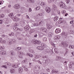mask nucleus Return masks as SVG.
I'll list each match as a JSON object with an SVG mask.
<instances>
[{"label": "nucleus", "mask_w": 74, "mask_h": 74, "mask_svg": "<svg viewBox=\"0 0 74 74\" xmlns=\"http://www.w3.org/2000/svg\"><path fill=\"white\" fill-rule=\"evenodd\" d=\"M43 23V21L40 20H38V22H37V21H33L32 23V25L34 26H37V25H38V24L41 25H42Z\"/></svg>", "instance_id": "nucleus-1"}, {"label": "nucleus", "mask_w": 74, "mask_h": 74, "mask_svg": "<svg viewBox=\"0 0 74 74\" xmlns=\"http://www.w3.org/2000/svg\"><path fill=\"white\" fill-rule=\"evenodd\" d=\"M32 42L35 44H39L41 43V41L37 40H32Z\"/></svg>", "instance_id": "nucleus-2"}, {"label": "nucleus", "mask_w": 74, "mask_h": 74, "mask_svg": "<svg viewBox=\"0 0 74 74\" xmlns=\"http://www.w3.org/2000/svg\"><path fill=\"white\" fill-rule=\"evenodd\" d=\"M68 44L64 42H62L61 44V46L63 47H66L68 46Z\"/></svg>", "instance_id": "nucleus-3"}, {"label": "nucleus", "mask_w": 74, "mask_h": 74, "mask_svg": "<svg viewBox=\"0 0 74 74\" xmlns=\"http://www.w3.org/2000/svg\"><path fill=\"white\" fill-rule=\"evenodd\" d=\"M23 54V53L21 51H18V57L19 58L21 59L22 58V55Z\"/></svg>", "instance_id": "nucleus-4"}, {"label": "nucleus", "mask_w": 74, "mask_h": 74, "mask_svg": "<svg viewBox=\"0 0 74 74\" xmlns=\"http://www.w3.org/2000/svg\"><path fill=\"white\" fill-rule=\"evenodd\" d=\"M20 7H21L20 5L19 4H17L15 5H14L13 7L15 8V9H16V10H17L18 9V8H20Z\"/></svg>", "instance_id": "nucleus-5"}, {"label": "nucleus", "mask_w": 74, "mask_h": 74, "mask_svg": "<svg viewBox=\"0 0 74 74\" xmlns=\"http://www.w3.org/2000/svg\"><path fill=\"white\" fill-rule=\"evenodd\" d=\"M60 7L61 8H64L66 7V5L62 2H61L60 3Z\"/></svg>", "instance_id": "nucleus-6"}, {"label": "nucleus", "mask_w": 74, "mask_h": 74, "mask_svg": "<svg viewBox=\"0 0 74 74\" xmlns=\"http://www.w3.org/2000/svg\"><path fill=\"white\" fill-rule=\"evenodd\" d=\"M20 64L19 63L18 64L17 63H15L14 65H12V67L14 68H16L18 67V66L20 65Z\"/></svg>", "instance_id": "nucleus-7"}, {"label": "nucleus", "mask_w": 74, "mask_h": 74, "mask_svg": "<svg viewBox=\"0 0 74 74\" xmlns=\"http://www.w3.org/2000/svg\"><path fill=\"white\" fill-rule=\"evenodd\" d=\"M40 69V66H35L34 70L35 71H38Z\"/></svg>", "instance_id": "nucleus-8"}, {"label": "nucleus", "mask_w": 74, "mask_h": 74, "mask_svg": "<svg viewBox=\"0 0 74 74\" xmlns=\"http://www.w3.org/2000/svg\"><path fill=\"white\" fill-rule=\"evenodd\" d=\"M45 11H46V12H47V13H49V12H51V9L48 7H47L45 8Z\"/></svg>", "instance_id": "nucleus-9"}, {"label": "nucleus", "mask_w": 74, "mask_h": 74, "mask_svg": "<svg viewBox=\"0 0 74 74\" xmlns=\"http://www.w3.org/2000/svg\"><path fill=\"white\" fill-rule=\"evenodd\" d=\"M50 49H47L45 51V53H49L50 52Z\"/></svg>", "instance_id": "nucleus-10"}, {"label": "nucleus", "mask_w": 74, "mask_h": 74, "mask_svg": "<svg viewBox=\"0 0 74 74\" xmlns=\"http://www.w3.org/2000/svg\"><path fill=\"white\" fill-rule=\"evenodd\" d=\"M41 30L43 32H45L47 33V29L45 28H41Z\"/></svg>", "instance_id": "nucleus-11"}, {"label": "nucleus", "mask_w": 74, "mask_h": 74, "mask_svg": "<svg viewBox=\"0 0 74 74\" xmlns=\"http://www.w3.org/2000/svg\"><path fill=\"white\" fill-rule=\"evenodd\" d=\"M37 49H39V50H40V51H42L44 50V48L42 47L38 46L36 48Z\"/></svg>", "instance_id": "nucleus-12"}, {"label": "nucleus", "mask_w": 74, "mask_h": 74, "mask_svg": "<svg viewBox=\"0 0 74 74\" xmlns=\"http://www.w3.org/2000/svg\"><path fill=\"white\" fill-rule=\"evenodd\" d=\"M7 53L6 51H1L0 52L1 55H5Z\"/></svg>", "instance_id": "nucleus-13"}, {"label": "nucleus", "mask_w": 74, "mask_h": 74, "mask_svg": "<svg viewBox=\"0 0 74 74\" xmlns=\"http://www.w3.org/2000/svg\"><path fill=\"white\" fill-rule=\"evenodd\" d=\"M9 16L11 18H12V19H13L14 18V14H13V13H10L9 14Z\"/></svg>", "instance_id": "nucleus-14"}, {"label": "nucleus", "mask_w": 74, "mask_h": 74, "mask_svg": "<svg viewBox=\"0 0 74 74\" xmlns=\"http://www.w3.org/2000/svg\"><path fill=\"white\" fill-rule=\"evenodd\" d=\"M18 72L21 74L23 72V68H20L18 69Z\"/></svg>", "instance_id": "nucleus-15"}, {"label": "nucleus", "mask_w": 74, "mask_h": 74, "mask_svg": "<svg viewBox=\"0 0 74 74\" xmlns=\"http://www.w3.org/2000/svg\"><path fill=\"white\" fill-rule=\"evenodd\" d=\"M6 42V41L4 40H2V39L0 38V42L2 44H5Z\"/></svg>", "instance_id": "nucleus-16"}, {"label": "nucleus", "mask_w": 74, "mask_h": 74, "mask_svg": "<svg viewBox=\"0 0 74 74\" xmlns=\"http://www.w3.org/2000/svg\"><path fill=\"white\" fill-rule=\"evenodd\" d=\"M13 19L14 21H19V20H20V19L18 18H17L15 16L14 17Z\"/></svg>", "instance_id": "nucleus-17"}, {"label": "nucleus", "mask_w": 74, "mask_h": 74, "mask_svg": "<svg viewBox=\"0 0 74 74\" xmlns=\"http://www.w3.org/2000/svg\"><path fill=\"white\" fill-rule=\"evenodd\" d=\"M47 27L48 29H51V28H52V26L48 24H47Z\"/></svg>", "instance_id": "nucleus-18"}, {"label": "nucleus", "mask_w": 74, "mask_h": 74, "mask_svg": "<svg viewBox=\"0 0 74 74\" xmlns=\"http://www.w3.org/2000/svg\"><path fill=\"white\" fill-rule=\"evenodd\" d=\"M60 32H61V30L59 28H57L55 31V32L56 33H60Z\"/></svg>", "instance_id": "nucleus-19"}, {"label": "nucleus", "mask_w": 74, "mask_h": 74, "mask_svg": "<svg viewBox=\"0 0 74 74\" xmlns=\"http://www.w3.org/2000/svg\"><path fill=\"white\" fill-rule=\"evenodd\" d=\"M58 72V71H55L54 70H53L52 71V73L51 74H55L56 73H57Z\"/></svg>", "instance_id": "nucleus-20"}, {"label": "nucleus", "mask_w": 74, "mask_h": 74, "mask_svg": "<svg viewBox=\"0 0 74 74\" xmlns=\"http://www.w3.org/2000/svg\"><path fill=\"white\" fill-rule=\"evenodd\" d=\"M42 56L41 55V54H36L35 56V59H37V58H41V57Z\"/></svg>", "instance_id": "nucleus-21"}, {"label": "nucleus", "mask_w": 74, "mask_h": 74, "mask_svg": "<svg viewBox=\"0 0 74 74\" xmlns=\"http://www.w3.org/2000/svg\"><path fill=\"white\" fill-rule=\"evenodd\" d=\"M60 37V36H56L54 38V39L55 40H56L57 39L59 40Z\"/></svg>", "instance_id": "nucleus-22"}, {"label": "nucleus", "mask_w": 74, "mask_h": 74, "mask_svg": "<svg viewBox=\"0 0 74 74\" xmlns=\"http://www.w3.org/2000/svg\"><path fill=\"white\" fill-rule=\"evenodd\" d=\"M41 46L42 47H44V48H46L47 47V45L45 44L44 43H42L41 44Z\"/></svg>", "instance_id": "nucleus-23"}, {"label": "nucleus", "mask_w": 74, "mask_h": 74, "mask_svg": "<svg viewBox=\"0 0 74 74\" xmlns=\"http://www.w3.org/2000/svg\"><path fill=\"white\" fill-rule=\"evenodd\" d=\"M27 56H29L30 57V58H32V57H33V55L29 53H27Z\"/></svg>", "instance_id": "nucleus-24"}, {"label": "nucleus", "mask_w": 74, "mask_h": 74, "mask_svg": "<svg viewBox=\"0 0 74 74\" xmlns=\"http://www.w3.org/2000/svg\"><path fill=\"white\" fill-rule=\"evenodd\" d=\"M27 1L30 3H34L35 2L34 0H27Z\"/></svg>", "instance_id": "nucleus-25"}, {"label": "nucleus", "mask_w": 74, "mask_h": 74, "mask_svg": "<svg viewBox=\"0 0 74 74\" xmlns=\"http://www.w3.org/2000/svg\"><path fill=\"white\" fill-rule=\"evenodd\" d=\"M61 35L62 36H67V33L66 32L64 33V32H62L61 34Z\"/></svg>", "instance_id": "nucleus-26"}, {"label": "nucleus", "mask_w": 74, "mask_h": 74, "mask_svg": "<svg viewBox=\"0 0 74 74\" xmlns=\"http://www.w3.org/2000/svg\"><path fill=\"white\" fill-rule=\"evenodd\" d=\"M29 29H30V27L28 26H27L24 27V29L26 30H28Z\"/></svg>", "instance_id": "nucleus-27"}, {"label": "nucleus", "mask_w": 74, "mask_h": 74, "mask_svg": "<svg viewBox=\"0 0 74 74\" xmlns=\"http://www.w3.org/2000/svg\"><path fill=\"white\" fill-rule=\"evenodd\" d=\"M10 72L11 73H14L15 72V70L14 69H11L10 70Z\"/></svg>", "instance_id": "nucleus-28"}, {"label": "nucleus", "mask_w": 74, "mask_h": 74, "mask_svg": "<svg viewBox=\"0 0 74 74\" xmlns=\"http://www.w3.org/2000/svg\"><path fill=\"white\" fill-rule=\"evenodd\" d=\"M52 32H49L48 34V36L49 37H52Z\"/></svg>", "instance_id": "nucleus-29"}, {"label": "nucleus", "mask_w": 74, "mask_h": 74, "mask_svg": "<svg viewBox=\"0 0 74 74\" xmlns=\"http://www.w3.org/2000/svg\"><path fill=\"white\" fill-rule=\"evenodd\" d=\"M58 19V16H55L54 17V21L55 22L57 21V20Z\"/></svg>", "instance_id": "nucleus-30"}, {"label": "nucleus", "mask_w": 74, "mask_h": 74, "mask_svg": "<svg viewBox=\"0 0 74 74\" xmlns=\"http://www.w3.org/2000/svg\"><path fill=\"white\" fill-rule=\"evenodd\" d=\"M53 7L54 10H56V8H57V7L55 5V4H53Z\"/></svg>", "instance_id": "nucleus-31"}, {"label": "nucleus", "mask_w": 74, "mask_h": 74, "mask_svg": "<svg viewBox=\"0 0 74 74\" xmlns=\"http://www.w3.org/2000/svg\"><path fill=\"white\" fill-rule=\"evenodd\" d=\"M38 16H39L38 15V14H37V15H36V16H34V18L35 19H38Z\"/></svg>", "instance_id": "nucleus-32"}, {"label": "nucleus", "mask_w": 74, "mask_h": 74, "mask_svg": "<svg viewBox=\"0 0 74 74\" xmlns=\"http://www.w3.org/2000/svg\"><path fill=\"white\" fill-rule=\"evenodd\" d=\"M5 65L7 66H11V64L9 62H6L5 63Z\"/></svg>", "instance_id": "nucleus-33"}, {"label": "nucleus", "mask_w": 74, "mask_h": 74, "mask_svg": "<svg viewBox=\"0 0 74 74\" xmlns=\"http://www.w3.org/2000/svg\"><path fill=\"white\" fill-rule=\"evenodd\" d=\"M9 36H14V33L13 32H12L9 34Z\"/></svg>", "instance_id": "nucleus-34"}, {"label": "nucleus", "mask_w": 74, "mask_h": 74, "mask_svg": "<svg viewBox=\"0 0 74 74\" xmlns=\"http://www.w3.org/2000/svg\"><path fill=\"white\" fill-rule=\"evenodd\" d=\"M18 29V27H14L13 28V29L14 30H18V29Z\"/></svg>", "instance_id": "nucleus-35"}, {"label": "nucleus", "mask_w": 74, "mask_h": 74, "mask_svg": "<svg viewBox=\"0 0 74 74\" xmlns=\"http://www.w3.org/2000/svg\"><path fill=\"white\" fill-rule=\"evenodd\" d=\"M10 53H11V55H14V51H11L10 52Z\"/></svg>", "instance_id": "nucleus-36"}, {"label": "nucleus", "mask_w": 74, "mask_h": 74, "mask_svg": "<svg viewBox=\"0 0 74 74\" xmlns=\"http://www.w3.org/2000/svg\"><path fill=\"white\" fill-rule=\"evenodd\" d=\"M43 41L44 42H45L46 41H47V39L46 37H44L43 39Z\"/></svg>", "instance_id": "nucleus-37"}, {"label": "nucleus", "mask_w": 74, "mask_h": 74, "mask_svg": "<svg viewBox=\"0 0 74 74\" xmlns=\"http://www.w3.org/2000/svg\"><path fill=\"white\" fill-rule=\"evenodd\" d=\"M69 48H72V49H74V46L72 45H70L69 46Z\"/></svg>", "instance_id": "nucleus-38"}, {"label": "nucleus", "mask_w": 74, "mask_h": 74, "mask_svg": "<svg viewBox=\"0 0 74 74\" xmlns=\"http://www.w3.org/2000/svg\"><path fill=\"white\" fill-rule=\"evenodd\" d=\"M29 51L30 52H31V53H35L33 50L31 49L30 50V49H29Z\"/></svg>", "instance_id": "nucleus-39"}, {"label": "nucleus", "mask_w": 74, "mask_h": 74, "mask_svg": "<svg viewBox=\"0 0 74 74\" xmlns=\"http://www.w3.org/2000/svg\"><path fill=\"white\" fill-rule=\"evenodd\" d=\"M40 5L42 6H44L45 5H46L45 4V3L43 2H41L40 3Z\"/></svg>", "instance_id": "nucleus-40"}, {"label": "nucleus", "mask_w": 74, "mask_h": 74, "mask_svg": "<svg viewBox=\"0 0 74 74\" xmlns=\"http://www.w3.org/2000/svg\"><path fill=\"white\" fill-rule=\"evenodd\" d=\"M64 21V20H60L58 22V23H59V24H60V23H63V22Z\"/></svg>", "instance_id": "nucleus-41"}, {"label": "nucleus", "mask_w": 74, "mask_h": 74, "mask_svg": "<svg viewBox=\"0 0 74 74\" xmlns=\"http://www.w3.org/2000/svg\"><path fill=\"white\" fill-rule=\"evenodd\" d=\"M49 3H51L52 1H55L54 0H48Z\"/></svg>", "instance_id": "nucleus-42"}, {"label": "nucleus", "mask_w": 74, "mask_h": 74, "mask_svg": "<svg viewBox=\"0 0 74 74\" xmlns=\"http://www.w3.org/2000/svg\"><path fill=\"white\" fill-rule=\"evenodd\" d=\"M61 13L63 15V14H66V11H65V10L62 11L61 12Z\"/></svg>", "instance_id": "nucleus-43"}, {"label": "nucleus", "mask_w": 74, "mask_h": 74, "mask_svg": "<svg viewBox=\"0 0 74 74\" xmlns=\"http://www.w3.org/2000/svg\"><path fill=\"white\" fill-rule=\"evenodd\" d=\"M71 66L70 67L71 68L72 67V65H74V62H70Z\"/></svg>", "instance_id": "nucleus-44"}, {"label": "nucleus", "mask_w": 74, "mask_h": 74, "mask_svg": "<svg viewBox=\"0 0 74 74\" xmlns=\"http://www.w3.org/2000/svg\"><path fill=\"white\" fill-rule=\"evenodd\" d=\"M39 16H43V14L42 13H40L38 14Z\"/></svg>", "instance_id": "nucleus-45"}, {"label": "nucleus", "mask_w": 74, "mask_h": 74, "mask_svg": "<svg viewBox=\"0 0 74 74\" xmlns=\"http://www.w3.org/2000/svg\"><path fill=\"white\" fill-rule=\"evenodd\" d=\"M21 47H17L16 48V49L17 50V51H19V50H21Z\"/></svg>", "instance_id": "nucleus-46"}, {"label": "nucleus", "mask_w": 74, "mask_h": 74, "mask_svg": "<svg viewBox=\"0 0 74 74\" xmlns=\"http://www.w3.org/2000/svg\"><path fill=\"white\" fill-rule=\"evenodd\" d=\"M1 67H2L3 68L4 67L5 69H7V66H6V65H3L1 66Z\"/></svg>", "instance_id": "nucleus-47"}, {"label": "nucleus", "mask_w": 74, "mask_h": 74, "mask_svg": "<svg viewBox=\"0 0 74 74\" xmlns=\"http://www.w3.org/2000/svg\"><path fill=\"white\" fill-rule=\"evenodd\" d=\"M43 36V34H39V37H42Z\"/></svg>", "instance_id": "nucleus-48"}, {"label": "nucleus", "mask_w": 74, "mask_h": 74, "mask_svg": "<svg viewBox=\"0 0 74 74\" xmlns=\"http://www.w3.org/2000/svg\"><path fill=\"white\" fill-rule=\"evenodd\" d=\"M24 10V8L23 7H21V12L23 11V10Z\"/></svg>", "instance_id": "nucleus-49"}, {"label": "nucleus", "mask_w": 74, "mask_h": 74, "mask_svg": "<svg viewBox=\"0 0 74 74\" xmlns=\"http://www.w3.org/2000/svg\"><path fill=\"white\" fill-rule=\"evenodd\" d=\"M36 10H39L40 9V7L39 6H37V7H36Z\"/></svg>", "instance_id": "nucleus-50"}, {"label": "nucleus", "mask_w": 74, "mask_h": 74, "mask_svg": "<svg viewBox=\"0 0 74 74\" xmlns=\"http://www.w3.org/2000/svg\"><path fill=\"white\" fill-rule=\"evenodd\" d=\"M8 43L9 45H11L12 44V42L11 41H8Z\"/></svg>", "instance_id": "nucleus-51"}, {"label": "nucleus", "mask_w": 74, "mask_h": 74, "mask_svg": "<svg viewBox=\"0 0 74 74\" xmlns=\"http://www.w3.org/2000/svg\"><path fill=\"white\" fill-rule=\"evenodd\" d=\"M54 51L56 53H57V51L58 50V49H57V48H54Z\"/></svg>", "instance_id": "nucleus-52"}, {"label": "nucleus", "mask_w": 74, "mask_h": 74, "mask_svg": "<svg viewBox=\"0 0 74 74\" xmlns=\"http://www.w3.org/2000/svg\"><path fill=\"white\" fill-rule=\"evenodd\" d=\"M1 18H4V14H1Z\"/></svg>", "instance_id": "nucleus-53"}, {"label": "nucleus", "mask_w": 74, "mask_h": 74, "mask_svg": "<svg viewBox=\"0 0 74 74\" xmlns=\"http://www.w3.org/2000/svg\"><path fill=\"white\" fill-rule=\"evenodd\" d=\"M1 36L2 37H3V38H5L7 37V36L4 35H2Z\"/></svg>", "instance_id": "nucleus-54"}, {"label": "nucleus", "mask_w": 74, "mask_h": 74, "mask_svg": "<svg viewBox=\"0 0 74 74\" xmlns=\"http://www.w3.org/2000/svg\"><path fill=\"white\" fill-rule=\"evenodd\" d=\"M56 58H57V60H59V59H60V57L59 56H57Z\"/></svg>", "instance_id": "nucleus-55"}, {"label": "nucleus", "mask_w": 74, "mask_h": 74, "mask_svg": "<svg viewBox=\"0 0 74 74\" xmlns=\"http://www.w3.org/2000/svg\"><path fill=\"white\" fill-rule=\"evenodd\" d=\"M32 9H31V8H29L28 12H32Z\"/></svg>", "instance_id": "nucleus-56"}, {"label": "nucleus", "mask_w": 74, "mask_h": 74, "mask_svg": "<svg viewBox=\"0 0 74 74\" xmlns=\"http://www.w3.org/2000/svg\"><path fill=\"white\" fill-rule=\"evenodd\" d=\"M24 70L25 71H29V69H27V67H26V68L24 69Z\"/></svg>", "instance_id": "nucleus-57"}, {"label": "nucleus", "mask_w": 74, "mask_h": 74, "mask_svg": "<svg viewBox=\"0 0 74 74\" xmlns=\"http://www.w3.org/2000/svg\"><path fill=\"white\" fill-rule=\"evenodd\" d=\"M12 42H13V43H15V42H16V40H15L14 39H13L12 40Z\"/></svg>", "instance_id": "nucleus-58"}, {"label": "nucleus", "mask_w": 74, "mask_h": 74, "mask_svg": "<svg viewBox=\"0 0 74 74\" xmlns=\"http://www.w3.org/2000/svg\"><path fill=\"white\" fill-rule=\"evenodd\" d=\"M69 2H70L69 0H66V4H69Z\"/></svg>", "instance_id": "nucleus-59"}, {"label": "nucleus", "mask_w": 74, "mask_h": 74, "mask_svg": "<svg viewBox=\"0 0 74 74\" xmlns=\"http://www.w3.org/2000/svg\"><path fill=\"white\" fill-rule=\"evenodd\" d=\"M26 18L28 19H30V18L29 17V16H28V15H27L26 16Z\"/></svg>", "instance_id": "nucleus-60"}, {"label": "nucleus", "mask_w": 74, "mask_h": 74, "mask_svg": "<svg viewBox=\"0 0 74 74\" xmlns=\"http://www.w3.org/2000/svg\"><path fill=\"white\" fill-rule=\"evenodd\" d=\"M3 20H0V24H2V23H3Z\"/></svg>", "instance_id": "nucleus-61"}, {"label": "nucleus", "mask_w": 74, "mask_h": 74, "mask_svg": "<svg viewBox=\"0 0 74 74\" xmlns=\"http://www.w3.org/2000/svg\"><path fill=\"white\" fill-rule=\"evenodd\" d=\"M34 32V29H31V33H33V32Z\"/></svg>", "instance_id": "nucleus-62"}, {"label": "nucleus", "mask_w": 74, "mask_h": 74, "mask_svg": "<svg viewBox=\"0 0 74 74\" xmlns=\"http://www.w3.org/2000/svg\"><path fill=\"white\" fill-rule=\"evenodd\" d=\"M70 33L71 34H73L74 33V32L73 31L71 30H70Z\"/></svg>", "instance_id": "nucleus-63"}, {"label": "nucleus", "mask_w": 74, "mask_h": 74, "mask_svg": "<svg viewBox=\"0 0 74 74\" xmlns=\"http://www.w3.org/2000/svg\"><path fill=\"white\" fill-rule=\"evenodd\" d=\"M37 62H38L39 63H40V64H42L41 63V62H40V61L39 60L37 61Z\"/></svg>", "instance_id": "nucleus-64"}]
</instances>
